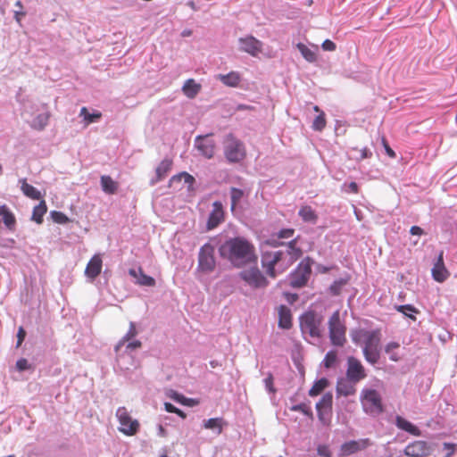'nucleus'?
I'll return each instance as SVG.
<instances>
[{"label": "nucleus", "instance_id": "nucleus-8", "mask_svg": "<svg viewBox=\"0 0 457 457\" xmlns=\"http://www.w3.org/2000/svg\"><path fill=\"white\" fill-rule=\"evenodd\" d=\"M116 417L120 424L119 430L126 436H134L139 430V422L132 420L125 407H119L116 411Z\"/></svg>", "mask_w": 457, "mask_h": 457}, {"label": "nucleus", "instance_id": "nucleus-2", "mask_svg": "<svg viewBox=\"0 0 457 457\" xmlns=\"http://www.w3.org/2000/svg\"><path fill=\"white\" fill-rule=\"evenodd\" d=\"M223 154L226 161L230 163H239L246 156V150L244 143L234 134L226 135L223 141Z\"/></svg>", "mask_w": 457, "mask_h": 457}, {"label": "nucleus", "instance_id": "nucleus-49", "mask_svg": "<svg viewBox=\"0 0 457 457\" xmlns=\"http://www.w3.org/2000/svg\"><path fill=\"white\" fill-rule=\"evenodd\" d=\"M289 409L292 411H300L307 417L312 418L313 415L312 409L309 406H307L304 403L294 404Z\"/></svg>", "mask_w": 457, "mask_h": 457}, {"label": "nucleus", "instance_id": "nucleus-55", "mask_svg": "<svg viewBox=\"0 0 457 457\" xmlns=\"http://www.w3.org/2000/svg\"><path fill=\"white\" fill-rule=\"evenodd\" d=\"M317 453L321 457H332V453L327 445H319Z\"/></svg>", "mask_w": 457, "mask_h": 457}, {"label": "nucleus", "instance_id": "nucleus-28", "mask_svg": "<svg viewBox=\"0 0 457 457\" xmlns=\"http://www.w3.org/2000/svg\"><path fill=\"white\" fill-rule=\"evenodd\" d=\"M298 215L304 222L311 224L317 223L318 215L310 205L302 206L298 211Z\"/></svg>", "mask_w": 457, "mask_h": 457}, {"label": "nucleus", "instance_id": "nucleus-17", "mask_svg": "<svg viewBox=\"0 0 457 457\" xmlns=\"http://www.w3.org/2000/svg\"><path fill=\"white\" fill-rule=\"evenodd\" d=\"M182 180H184V184H187L188 187H190L195 181V178L187 173V171H182L179 174L173 175L169 180V187H173L176 190H179L183 187Z\"/></svg>", "mask_w": 457, "mask_h": 457}, {"label": "nucleus", "instance_id": "nucleus-38", "mask_svg": "<svg viewBox=\"0 0 457 457\" xmlns=\"http://www.w3.org/2000/svg\"><path fill=\"white\" fill-rule=\"evenodd\" d=\"M137 330L136 328V323L133 321L129 322V328L127 333L122 337V338L118 342L115 346V352H119L121 346H123L127 341L133 339L137 335Z\"/></svg>", "mask_w": 457, "mask_h": 457}, {"label": "nucleus", "instance_id": "nucleus-4", "mask_svg": "<svg viewBox=\"0 0 457 457\" xmlns=\"http://www.w3.org/2000/svg\"><path fill=\"white\" fill-rule=\"evenodd\" d=\"M300 328L303 335L308 334L312 338L321 337V324L323 317L314 311L305 312L300 317Z\"/></svg>", "mask_w": 457, "mask_h": 457}, {"label": "nucleus", "instance_id": "nucleus-53", "mask_svg": "<svg viewBox=\"0 0 457 457\" xmlns=\"http://www.w3.org/2000/svg\"><path fill=\"white\" fill-rule=\"evenodd\" d=\"M124 345H125V352L128 354H131L135 350H137L142 346V343L139 340H137V339L132 340L131 339L129 341H127Z\"/></svg>", "mask_w": 457, "mask_h": 457}, {"label": "nucleus", "instance_id": "nucleus-6", "mask_svg": "<svg viewBox=\"0 0 457 457\" xmlns=\"http://www.w3.org/2000/svg\"><path fill=\"white\" fill-rule=\"evenodd\" d=\"M215 248L210 243H205L199 249L197 270L211 273L216 268Z\"/></svg>", "mask_w": 457, "mask_h": 457}, {"label": "nucleus", "instance_id": "nucleus-25", "mask_svg": "<svg viewBox=\"0 0 457 457\" xmlns=\"http://www.w3.org/2000/svg\"><path fill=\"white\" fill-rule=\"evenodd\" d=\"M0 216H2L5 227L9 230L13 231L16 226V219L14 214L5 204L0 205Z\"/></svg>", "mask_w": 457, "mask_h": 457}, {"label": "nucleus", "instance_id": "nucleus-50", "mask_svg": "<svg viewBox=\"0 0 457 457\" xmlns=\"http://www.w3.org/2000/svg\"><path fill=\"white\" fill-rule=\"evenodd\" d=\"M263 384L265 386L266 391L269 394L275 395L277 392V389L274 386V378L271 372H269L266 376V378L263 379Z\"/></svg>", "mask_w": 457, "mask_h": 457}, {"label": "nucleus", "instance_id": "nucleus-46", "mask_svg": "<svg viewBox=\"0 0 457 457\" xmlns=\"http://www.w3.org/2000/svg\"><path fill=\"white\" fill-rule=\"evenodd\" d=\"M326 127V118L324 112H320L313 120L312 128L315 131H321Z\"/></svg>", "mask_w": 457, "mask_h": 457}, {"label": "nucleus", "instance_id": "nucleus-29", "mask_svg": "<svg viewBox=\"0 0 457 457\" xmlns=\"http://www.w3.org/2000/svg\"><path fill=\"white\" fill-rule=\"evenodd\" d=\"M362 337L365 339L363 347H378L380 342V334L378 330H364Z\"/></svg>", "mask_w": 457, "mask_h": 457}, {"label": "nucleus", "instance_id": "nucleus-59", "mask_svg": "<svg viewBox=\"0 0 457 457\" xmlns=\"http://www.w3.org/2000/svg\"><path fill=\"white\" fill-rule=\"evenodd\" d=\"M265 245L270 246V247H278L285 245L284 242L280 241V238L277 237H271L267 240H265Z\"/></svg>", "mask_w": 457, "mask_h": 457}, {"label": "nucleus", "instance_id": "nucleus-5", "mask_svg": "<svg viewBox=\"0 0 457 457\" xmlns=\"http://www.w3.org/2000/svg\"><path fill=\"white\" fill-rule=\"evenodd\" d=\"M345 326L341 322L339 311L332 313L328 320L329 339L333 345L343 346L346 342Z\"/></svg>", "mask_w": 457, "mask_h": 457}, {"label": "nucleus", "instance_id": "nucleus-1", "mask_svg": "<svg viewBox=\"0 0 457 457\" xmlns=\"http://www.w3.org/2000/svg\"><path fill=\"white\" fill-rule=\"evenodd\" d=\"M220 256L226 259L229 263L237 269L244 268L252 262H255L254 245L244 237L228 238L219 247Z\"/></svg>", "mask_w": 457, "mask_h": 457}, {"label": "nucleus", "instance_id": "nucleus-23", "mask_svg": "<svg viewBox=\"0 0 457 457\" xmlns=\"http://www.w3.org/2000/svg\"><path fill=\"white\" fill-rule=\"evenodd\" d=\"M395 425L398 428L408 432L411 435L413 436H420V428L411 423V421L407 420L406 419L403 418L402 416H396L395 418Z\"/></svg>", "mask_w": 457, "mask_h": 457}, {"label": "nucleus", "instance_id": "nucleus-37", "mask_svg": "<svg viewBox=\"0 0 457 457\" xmlns=\"http://www.w3.org/2000/svg\"><path fill=\"white\" fill-rule=\"evenodd\" d=\"M47 212V206L45 200H41L40 203L33 208L31 220L37 224L43 222V217Z\"/></svg>", "mask_w": 457, "mask_h": 457}, {"label": "nucleus", "instance_id": "nucleus-30", "mask_svg": "<svg viewBox=\"0 0 457 457\" xmlns=\"http://www.w3.org/2000/svg\"><path fill=\"white\" fill-rule=\"evenodd\" d=\"M350 278L351 276L349 274H345L344 278L334 280L328 287V293L333 296L340 295L343 287L348 284Z\"/></svg>", "mask_w": 457, "mask_h": 457}, {"label": "nucleus", "instance_id": "nucleus-27", "mask_svg": "<svg viewBox=\"0 0 457 457\" xmlns=\"http://www.w3.org/2000/svg\"><path fill=\"white\" fill-rule=\"evenodd\" d=\"M201 90V85L196 83L193 79L186 80L182 87V91L186 96L190 99L195 98Z\"/></svg>", "mask_w": 457, "mask_h": 457}, {"label": "nucleus", "instance_id": "nucleus-63", "mask_svg": "<svg viewBox=\"0 0 457 457\" xmlns=\"http://www.w3.org/2000/svg\"><path fill=\"white\" fill-rule=\"evenodd\" d=\"M26 337V331L22 327H20L17 332V344L16 347H20Z\"/></svg>", "mask_w": 457, "mask_h": 457}, {"label": "nucleus", "instance_id": "nucleus-35", "mask_svg": "<svg viewBox=\"0 0 457 457\" xmlns=\"http://www.w3.org/2000/svg\"><path fill=\"white\" fill-rule=\"evenodd\" d=\"M329 386V381L327 378H321L317 379L312 386L310 388L308 394L310 396L314 397L320 395L328 386Z\"/></svg>", "mask_w": 457, "mask_h": 457}, {"label": "nucleus", "instance_id": "nucleus-14", "mask_svg": "<svg viewBox=\"0 0 457 457\" xmlns=\"http://www.w3.org/2000/svg\"><path fill=\"white\" fill-rule=\"evenodd\" d=\"M239 49L242 52L247 53L252 56L258 55L262 52V42L255 38L253 36H247L238 39Z\"/></svg>", "mask_w": 457, "mask_h": 457}, {"label": "nucleus", "instance_id": "nucleus-20", "mask_svg": "<svg viewBox=\"0 0 457 457\" xmlns=\"http://www.w3.org/2000/svg\"><path fill=\"white\" fill-rule=\"evenodd\" d=\"M102 264L103 262L100 256L94 255L86 267V276L90 278L91 279H95L101 273Z\"/></svg>", "mask_w": 457, "mask_h": 457}, {"label": "nucleus", "instance_id": "nucleus-22", "mask_svg": "<svg viewBox=\"0 0 457 457\" xmlns=\"http://www.w3.org/2000/svg\"><path fill=\"white\" fill-rule=\"evenodd\" d=\"M354 385L349 380L339 378L337 382L336 393L337 395L350 396L355 394Z\"/></svg>", "mask_w": 457, "mask_h": 457}, {"label": "nucleus", "instance_id": "nucleus-62", "mask_svg": "<svg viewBox=\"0 0 457 457\" xmlns=\"http://www.w3.org/2000/svg\"><path fill=\"white\" fill-rule=\"evenodd\" d=\"M360 152V157L356 158L358 162L370 158L372 156V152L368 147H363L362 149L359 150Z\"/></svg>", "mask_w": 457, "mask_h": 457}, {"label": "nucleus", "instance_id": "nucleus-51", "mask_svg": "<svg viewBox=\"0 0 457 457\" xmlns=\"http://www.w3.org/2000/svg\"><path fill=\"white\" fill-rule=\"evenodd\" d=\"M316 411L318 419L323 425H327L330 422L331 411L323 408L316 409Z\"/></svg>", "mask_w": 457, "mask_h": 457}, {"label": "nucleus", "instance_id": "nucleus-58", "mask_svg": "<svg viewBox=\"0 0 457 457\" xmlns=\"http://www.w3.org/2000/svg\"><path fill=\"white\" fill-rule=\"evenodd\" d=\"M174 399L183 404L193 406L195 403V401L192 398H187L182 395L175 394Z\"/></svg>", "mask_w": 457, "mask_h": 457}, {"label": "nucleus", "instance_id": "nucleus-36", "mask_svg": "<svg viewBox=\"0 0 457 457\" xmlns=\"http://www.w3.org/2000/svg\"><path fill=\"white\" fill-rule=\"evenodd\" d=\"M244 195L245 192L241 188L234 187L230 188V210L232 212H235L239 207V203Z\"/></svg>", "mask_w": 457, "mask_h": 457}, {"label": "nucleus", "instance_id": "nucleus-44", "mask_svg": "<svg viewBox=\"0 0 457 457\" xmlns=\"http://www.w3.org/2000/svg\"><path fill=\"white\" fill-rule=\"evenodd\" d=\"M400 347V344L397 342H389L385 346V353L388 354L389 359L393 361H398L401 360V356L395 351Z\"/></svg>", "mask_w": 457, "mask_h": 457}, {"label": "nucleus", "instance_id": "nucleus-24", "mask_svg": "<svg viewBox=\"0 0 457 457\" xmlns=\"http://www.w3.org/2000/svg\"><path fill=\"white\" fill-rule=\"evenodd\" d=\"M227 425L228 423L223 420V418L218 417L204 420L203 427L206 429L214 431L217 435H220L221 434L223 428Z\"/></svg>", "mask_w": 457, "mask_h": 457}, {"label": "nucleus", "instance_id": "nucleus-39", "mask_svg": "<svg viewBox=\"0 0 457 457\" xmlns=\"http://www.w3.org/2000/svg\"><path fill=\"white\" fill-rule=\"evenodd\" d=\"M395 309L398 312L403 313L405 317H408L411 319L412 320H416V317L413 315V313H418L419 310L414 307L412 304H402V305H395Z\"/></svg>", "mask_w": 457, "mask_h": 457}, {"label": "nucleus", "instance_id": "nucleus-3", "mask_svg": "<svg viewBox=\"0 0 457 457\" xmlns=\"http://www.w3.org/2000/svg\"><path fill=\"white\" fill-rule=\"evenodd\" d=\"M312 259L307 256L288 274L287 282L292 288H302L307 285L312 274Z\"/></svg>", "mask_w": 457, "mask_h": 457}, {"label": "nucleus", "instance_id": "nucleus-40", "mask_svg": "<svg viewBox=\"0 0 457 457\" xmlns=\"http://www.w3.org/2000/svg\"><path fill=\"white\" fill-rule=\"evenodd\" d=\"M80 116L83 117V119L87 124H90V123L97 122L101 119L102 113L98 111H96V112L90 113L87 111V107H82L80 110Z\"/></svg>", "mask_w": 457, "mask_h": 457}, {"label": "nucleus", "instance_id": "nucleus-16", "mask_svg": "<svg viewBox=\"0 0 457 457\" xmlns=\"http://www.w3.org/2000/svg\"><path fill=\"white\" fill-rule=\"evenodd\" d=\"M224 219V212L222 208V204L219 201H215L213 203V209L210 212L206 227L208 230H212L219 226L223 221Z\"/></svg>", "mask_w": 457, "mask_h": 457}, {"label": "nucleus", "instance_id": "nucleus-42", "mask_svg": "<svg viewBox=\"0 0 457 457\" xmlns=\"http://www.w3.org/2000/svg\"><path fill=\"white\" fill-rule=\"evenodd\" d=\"M333 404V395L331 392L325 393L320 400L316 403V409L323 408L328 410V411H332Z\"/></svg>", "mask_w": 457, "mask_h": 457}, {"label": "nucleus", "instance_id": "nucleus-54", "mask_svg": "<svg viewBox=\"0 0 457 457\" xmlns=\"http://www.w3.org/2000/svg\"><path fill=\"white\" fill-rule=\"evenodd\" d=\"M31 365L29 363L28 360L25 358H21L16 361V369L18 371L22 372L29 370Z\"/></svg>", "mask_w": 457, "mask_h": 457}, {"label": "nucleus", "instance_id": "nucleus-9", "mask_svg": "<svg viewBox=\"0 0 457 457\" xmlns=\"http://www.w3.org/2000/svg\"><path fill=\"white\" fill-rule=\"evenodd\" d=\"M345 374L346 378L353 384H356L367 377L366 370L361 361L354 356L347 357Z\"/></svg>", "mask_w": 457, "mask_h": 457}, {"label": "nucleus", "instance_id": "nucleus-19", "mask_svg": "<svg viewBox=\"0 0 457 457\" xmlns=\"http://www.w3.org/2000/svg\"><path fill=\"white\" fill-rule=\"evenodd\" d=\"M172 166V161L165 158L163 159L160 164L157 166L155 170V177L151 179L150 185L154 186L159 181L162 180L170 170Z\"/></svg>", "mask_w": 457, "mask_h": 457}, {"label": "nucleus", "instance_id": "nucleus-52", "mask_svg": "<svg viewBox=\"0 0 457 457\" xmlns=\"http://www.w3.org/2000/svg\"><path fill=\"white\" fill-rule=\"evenodd\" d=\"M164 409H165V411L167 412L175 413L179 417H180L181 419H186V417H187V414H186V412L184 411L179 409L178 407H176L171 403H164Z\"/></svg>", "mask_w": 457, "mask_h": 457}, {"label": "nucleus", "instance_id": "nucleus-18", "mask_svg": "<svg viewBox=\"0 0 457 457\" xmlns=\"http://www.w3.org/2000/svg\"><path fill=\"white\" fill-rule=\"evenodd\" d=\"M129 274L137 278V281L136 283L140 285V286H144V287H154L155 286V279L145 274L142 268L139 267L137 270H135V269H129Z\"/></svg>", "mask_w": 457, "mask_h": 457}, {"label": "nucleus", "instance_id": "nucleus-64", "mask_svg": "<svg viewBox=\"0 0 457 457\" xmlns=\"http://www.w3.org/2000/svg\"><path fill=\"white\" fill-rule=\"evenodd\" d=\"M272 261L270 252H263L262 254V267L270 266V262Z\"/></svg>", "mask_w": 457, "mask_h": 457}, {"label": "nucleus", "instance_id": "nucleus-33", "mask_svg": "<svg viewBox=\"0 0 457 457\" xmlns=\"http://www.w3.org/2000/svg\"><path fill=\"white\" fill-rule=\"evenodd\" d=\"M20 182L21 183V189L27 197L33 200H39L42 197L40 191L32 185L27 183L25 179H21Z\"/></svg>", "mask_w": 457, "mask_h": 457}, {"label": "nucleus", "instance_id": "nucleus-15", "mask_svg": "<svg viewBox=\"0 0 457 457\" xmlns=\"http://www.w3.org/2000/svg\"><path fill=\"white\" fill-rule=\"evenodd\" d=\"M431 274L433 279L439 283L445 282L450 277V272L446 269L444 262V251L439 252L436 260L431 269Z\"/></svg>", "mask_w": 457, "mask_h": 457}, {"label": "nucleus", "instance_id": "nucleus-26", "mask_svg": "<svg viewBox=\"0 0 457 457\" xmlns=\"http://www.w3.org/2000/svg\"><path fill=\"white\" fill-rule=\"evenodd\" d=\"M218 79L225 86L237 87L240 83L241 78L237 71H230L227 74H219Z\"/></svg>", "mask_w": 457, "mask_h": 457}, {"label": "nucleus", "instance_id": "nucleus-45", "mask_svg": "<svg viewBox=\"0 0 457 457\" xmlns=\"http://www.w3.org/2000/svg\"><path fill=\"white\" fill-rule=\"evenodd\" d=\"M337 352L336 350H330L326 353L322 364L326 369H331L337 365Z\"/></svg>", "mask_w": 457, "mask_h": 457}, {"label": "nucleus", "instance_id": "nucleus-56", "mask_svg": "<svg viewBox=\"0 0 457 457\" xmlns=\"http://www.w3.org/2000/svg\"><path fill=\"white\" fill-rule=\"evenodd\" d=\"M443 448L444 450L447 451L445 457H452L457 449V445L453 443L445 442L443 444Z\"/></svg>", "mask_w": 457, "mask_h": 457}, {"label": "nucleus", "instance_id": "nucleus-48", "mask_svg": "<svg viewBox=\"0 0 457 457\" xmlns=\"http://www.w3.org/2000/svg\"><path fill=\"white\" fill-rule=\"evenodd\" d=\"M50 216L54 222L57 224H67L70 222V219L66 214H64L62 212L60 211H52L50 212Z\"/></svg>", "mask_w": 457, "mask_h": 457}, {"label": "nucleus", "instance_id": "nucleus-11", "mask_svg": "<svg viewBox=\"0 0 457 457\" xmlns=\"http://www.w3.org/2000/svg\"><path fill=\"white\" fill-rule=\"evenodd\" d=\"M361 400L364 407L370 405L371 411L380 413L384 411L381 395L376 389L363 388L361 392Z\"/></svg>", "mask_w": 457, "mask_h": 457}, {"label": "nucleus", "instance_id": "nucleus-41", "mask_svg": "<svg viewBox=\"0 0 457 457\" xmlns=\"http://www.w3.org/2000/svg\"><path fill=\"white\" fill-rule=\"evenodd\" d=\"M297 49L301 53L302 56L309 62H314L317 61L316 54L308 48L303 43H298L296 45Z\"/></svg>", "mask_w": 457, "mask_h": 457}, {"label": "nucleus", "instance_id": "nucleus-61", "mask_svg": "<svg viewBox=\"0 0 457 457\" xmlns=\"http://www.w3.org/2000/svg\"><path fill=\"white\" fill-rule=\"evenodd\" d=\"M272 256V261L270 262V263L272 264H278L283 258L285 253L283 251H276V252H270Z\"/></svg>", "mask_w": 457, "mask_h": 457}, {"label": "nucleus", "instance_id": "nucleus-43", "mask_svg": "<svg viewBox=\"0 0 457 457\" xmlns=\"http://www.w3.org/2000/svg\"><path fill=\"white\" fill-rule=\"evenodd\" d=\"M48 113H39L34 118L32 121V127L37 130H43L48 124Z\"/></svg>", "mask_w": 457, "mask_h": 457}, {"label": "nucleus", "instance_id": "nucleus-7", "mask_svg": "<svg viewBox=\"0 0 457 457\" xmlns=\"http://www.w3.org/2000/svg\"><path fill=\"white\" fill-rule=\"evenodd\" d=\"M238 277L252 288H265L269 285L267 278L257 266L245 269L238 273Z\"/></svg>", "mask_w": 457, "mask_h": 457}, {"label": "nucleus", "instance_id": "nucleus-32", "mask_svg": "<svg viewBox=\"0 0 457 457\" xmlns=\"http://www.w3.org/2000/svg\"><path fill=\"white\" fill-rule=\"evenodd\" d=\"M298 238L299 237L293 238L284 245L287 246V252L290 255V263L299 259L303 254L302 249L297 246Z\"/></svg>", "mask_w": 457, "mask_h": 457}, {"label": "nucleus", "instance_id": "nucleus-13", "mask_svg": "<svg viewBox=\"0 0 457 457\" xmlns=\"http://www.w3.org/2000/svg\"><path fill=\"white\" fill-rule=\"evenodd\" d=\"M431 446L426 441L417 440L410 443L403 449V454L408 457H427L431 453Z\"/></svg>", "mask_w": 457, "mask_h": 457}, {"label": "nucleus", "instance_id": "nucleus-12", "mask_svg": "<svg viewBox=\"0 0 457 457\" xmlns=\"http://www.w3.org/2000/svg\"><path fill=\"white\" fill-rule=\"evenodd\" d=\"M372 445L370 438L346 441L341 445L339 449L340 456H349L360 451L365 450Z\"/></svg>", "mask_w": 457, "mask_h": 457}, {"label": "nucleus", "instance_id": "nucleus-21", "mask_svg": "<svg viewBox=\"0 0 457 457\" xmlns=\"http://www.w3.org/2000/svg\"><path fill=\"white\" fill-rule=\"evenodd\" d=\"M278 327L283 329H289L292 327L291 311L283 304L278 307Z\"/></svg>", "mask_w": 457, "mask_h": 457}, {"label": "nucleus", "instance_id": "nucleus-31", "mask_svg": "<svg viewBox=\"0 0 457 457\" xmlns=\"http://www.w3.org/2000/svg\"><path fill=\"white\" fill-rule=\"evenodd\" d=\"M100 184L102 190L109 195L115 194L118 189V183L109 175L101 176Z\"/></svg>", "mask_w": 457, "mask_h": 457}, {"label": "nucleus", "instance_id": "nucleus-10", "mask_svg": "<svg viewBox=\"0 0 457 457\" xmlns=\"http://www.w3.org/2000/svg\"><path fill=\"white\" fill-rule=\"evenodd\" d=\"M195 147L199 151L200 154L206 159L214 157L216 150V143L212 138V134L198 135L195 138Z\"/></svg>", "mask_w": 457, "mask_h": 457}, {"label": "nucleus", "instance_id": "nucleus-47", "mask_svg": "<svg viewBox=\"0 0 457 457\" xmlns=\"http://www.w3.org/2000/svg\"><path fill=\"white\" fill-rule=\"evenodd\" d=\"M14 6L18 9L13 12V19L19 25H21V21L27 15V12L23 10V4L21 1H16Z\"/></svg>", "mask_w": 457, "mask_h": 457}, {"label": "nucleus", "instance_id": "nucleus-57", "mask_svg": "<svg viewBox=\"0 0 457 457\" xmlns=\"http://www.w3.org/2000/svg\"><path fill=\"white\" fill-rule=\"evenodd\" d=\"M294 234H295V229L288 228L280 229L277 233V236L280 239H286V238L292 237L294 236Z\"/></svg>", "mask_w": 457, "mask_h": 457}, {"label": "nucleus", "instance_id": "nucleus-34", "mask_svg": "<svg viewBox=\"0 0 457 457\" xmlns=\"http://www.w3.org/2000/svg\"><path fill=\"white\" fill-rule=\"evenodd\" d=\"M362 353L365 361L371 365H376L379 361L380 351L378 350V347H363Z\"/></svg>", "mask_w": 457, "mask_h": 457}, {"label": "nucleus", "instance_id": "nucleus-60", "mask_svg": "<svg viewBox=\"0 0 457 457\" xmlns=\"http://www.w3.org/2000/svg\"><path fill=\"white\" fill-rule=\"evenodd\" d=\"M321 48L324 51H335L337 49V45L330 39H325L321 44Z\"/></svg>", "mask_w": 457, "mask_h": 457}]
</instances>
